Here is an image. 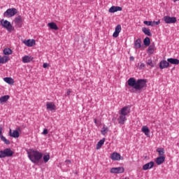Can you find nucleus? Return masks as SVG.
<instances>
[{"label":"nucleus","instance_id":"45","mask_svg":"<svg viewBox=\"0 0 179 179\" xmlns=\"http://www.w3.org/2000/svg\"><path fill=\"white\" fill-rule=\"evenodd\" d=\"M94 123H95L96 125L98 124V122H97L96 119H94Z\"/></svg>","mask_w":179,"mask_h":179},{"label":"nucleus","instance_id":"1","mask_svg":"<svg viewBox=\"0 0 179 179\" xmlns=\"http://www.w3.org/2000/svg\"><path fill=\"white\" fill-rule=\"evenodd\" d=\"M127 84L129 87H133L136 91H141L147 86L145 80L140 79L136 80L134 78H129L127 81Z\"/></svg>","mask_w":179,"mask_h":179},{"label":"nucleus","instance_id":"49","mask_svg":"<svg viewBox=\"0 0 179 179\" xmlns=\"http://www.w3.org/2000/svg\"><path fill=\"white\" fill-rule=\"evenodd\" d=\"M17 129H18V130H20V128H18Z\"/></svg>","mask_w":179,"mask_h":179},{"label":"nucleus","instance_id":"11","mask_svg":"<svg viewBox=\"0 0 179 179\" xmlns=\"http://www.w3.org/2000/svg\"><path fill=\"white\" fill-rule=\"evenodd\" d=\"M129 113H130L129 108L128 106H124L121 109V110L119 111V115L127 116V114H129Z\"/></svg>","mask_w":179,"mask_h":179},{"label":"nucleus","instance_id":"29","mask_svg":"<svg viewBox=\"0 0 179 179\" xmlns=\"http://www.w3.org/2000/svg\"><path fill=\"white\" fill-rule=\"evenodd\" d=\"M10 99V96L4 95L2 97H0V103L6 102Z\"/></svg>","mask_w":179,"mask_h":179},{"label":"nucleus","instance_id":"2","mask_svg":"<svg viewBox=\"0 0 179 179\" xmlns=\"http://www.w3.org/2000/svg\"><path fill=\"white\" fill-rule=\"evenodd\" d=\"M28 157L31 162L38 164L39 160L42 159L43 154L38 150L30 149L27 151Z\"/></svg>","mask_w":179,"mask_h":179},{"label":"nucleus","instance_id":"22","mask_svg":"<svg viewBox=\"0 0 179 179\" xmlns=\"http://www.w3.org/2000/svg\"><path fill=\"white\" fill-rule=\"evenodd\" d=\"M165 159H166V157L164 156H159L155 160V163H157V165H161L162 163L164 162Z\"/></svg>","mask_w":179,"mask_h":179},{"label":"nucleus","instance_id":"21","mask_svg":"<svg viewBox=\"0 0 179 179\" xmlns=\"http://www.w3.org/2000/svg\"><path fill=\"white\" fill-rule=\"evenodd\" d=\"M167 61L169 64H171L172 65H178L179 64V60L178 59L168 58Z\"/></svg>","mask_w":179,"mask_h":179},{"label":"nucleus","instance_id":"40","mask_svg":"<svg viewBox=\"0 0 179 179\" xmlns=\"http://www.w3.org/2000/svg\"><path fill=\"white\" fill-rule=\"evenodd\" d=\"M152 22H154V26L155 25H158L161 24V20H159L158 21H152Z\"/></svg>","mask_w":179,"mask_h":179},{"label":"nucleus","instance_id":"27","mask_svg":"<svg viewBox=\"0 0 179 179\" xmlns=\"http://www.w3.org/2000/svg\"><path fill=\"white\" fill-rule=\"evenodd\" d=\"M48 27L51 29L58 30V27H57V24H55L54 22L48 23Z\"/></svg>","mask_w":179,"mask_h":179},{"label":"nucleus","instance_id":"44","mask_svg":"<svg viewBox=\"0 0 179 179\" xmlns=\"http://www.w3.org/2000/svg\"><path fill=\"white\" fill-rule=\"evenodd\" d=\"M65 162L66 163V165H69L72 163L70 160H66Z\"/></svg>","mask_w":179,"mask_h":179},{"label":"nucleus","instance_id":"4","mask_svg":"<svg viewBox=\"0 0 179 179\" xmlns=\"http://www.w3.org/2000/svg\"><path fill=\"white\" fill-rule=\"evenodd\" d=\"M13 155V152L10 150V148H6L3 150L0 151V159L11 157Z\"/></svg>","mask_w":179,"mask_h":179},{"label":"nucleus","instance_id":"6","mask_svg":"<svg viewBox=\"0 0 179 179\" xmlns=\"http://www.w3.org/2000/svg\"><path fill=\"white\" fill-rule=\"evenodd\" d=\"M163 20L165 22L166 24H174L177 22L176 17H169L165 16L163 17Z\"/></svg>","mask_w":179,"mask_h":179},{"label":"nucleus","instance_id":"25","mask_svg":"<svg viewBox=\"0 0 179 179\" xmlns=\"http://www.w3.org/2000/svg\"><path fill=\"white\" fill-rule=\"evenodd\" d=\"M155 43H152L151 45L149 46L148 52V53L152 55L153 54V52H155Z\"/></svg>","mask_w":179,"mask_h":179},{"label":"nucleus","instance_id":"39","mask_svg":"<svg viewBox=\"0 0 179 179\" xmlns=\"http://www.w3.org/2000/svg\"><path fill=\"white\" fill-rule=\"evenodd\" d=\"M49 159H50V155H45L43 157V161H44L45 163H47L49 161Z\"/></svg>","mask_w":179,"mask_h":179},{"label":"nucleus","instance_id":"33","mask_svg":"<svg viewBox=\"0 0 179 179\" xmlns=\"http://www.w3.org/2000/svg\"><path fill=\"white\" fill-rule=\"evenodd\" d=\"M157 152L159 153V155L160 156V157H164L163 155H164V148H158L157 149Z\"/></svg>","mask_w":179,"mask_h":179},{"label":"nucleus","instance_id":"34","mask_svg":"<svg viewBox=\"0 0 179 179\" xmlns=\"http://www.w3.org/2000/svg\"><path fill=\"white\" fill-rule=\"evenodd\" d=\"M0 139H1V141H3L6 145H10V141L6 139V137H4L3 136H0Z\"/></svg>","mask_w":179,"mask_h":179},{"label":"nucleus","instance_id":"38","mask_svg":"<svg viewBox=\"0 0 179 179\" xmlns=\"http://www.w3.org/2000/svg\"><path fill=\"white\" fill-rule=\"evenodd\" d=\"M145 67V64L144 63H138V65H137V68L138 69H143Z\"/></svg>","mask_w":179,"mask_h":179},{"label":"nucleus","instance_id":"30","mask_svg":"<svg viewBox=\"0 0 179 179\" xmlns=\"http://www.w3.org/2000/svg\"><path fill=\"white\" fill-rule=\"evenodd\" d=\"M141 47V39H137L135 42H134V48H136V49H139Z\"/></svg>","mask_w":179,"mask_h":179},{"label":"nucleus","instance_id":"48","mask_svg":"<svg viewBox=\"0 0 179 179\" xmlns=\"http://www.w3.org/2000/svg\"><path fill=\"white\" fill-rule=\"evenodd\" d=\"M179 1V0H173V2Z\"/></svg>","mask_w":179,"mask_h":179},{"label":"nucleus","instance_id":"31","mask_svg":"<svg viewBox=\"0 0 179 179\" xmlns=\"http://www.w3.org/2000/svg\"><path fill=\"white\" fill-rule=\"evenodd\" d=\"M143 43L145 46H150V38L148 37H145V39L143 40Z\"/></svg>","mask_w":179,"mask_h":179},{"label":"nucleus","instance_id":"26","mask_svg":"<svg viewBox=\"0 0 179 179\" xmlns=\"http://www.w3.org/2000/svg\"><path fill=\"white\" fill-rule=\"evenodd\" d=\"M142 132H143L145 136H148L150 134V130L147 126H143Z\"/></svg>","mask_w":179,"mask_h":179},{"label":"nucleus","instance_id":"36","mask_svg":"<svg viewBox=\"0 0 179 179\" xmlns=\"http://www.w3.org/2000/svg\"><path fill=\"white\" fill-rule=\"evenodd\" d=\"M147 65L151 66V68H154L155 67V64L152 62V59H149L147 62H146Z\"/></svg>","mask_w":179,"mask_h":179},{"label":"nucleus","instance_id":"28","mask_svg":"<svg viewBox=\"0 0 179 179\" xmlns=\"http://www.w3.org/2000/svg\"><path fill=\"white\" fill-rule=\"evenodd\" d=\"M3 80L6 83H8L10 85L15 83V81L11 78L6 77L3 78Z\"/></svg>","mask_w":179,"mask_h":179},{"label":"nucleus","instance_id":"18","mask_svg":"<svg viewBox=\"0 0 179 179\" xmlns=\"http://www.w3.org/2000/svg\"><path fill=\"white\" fill-rule=\"evenodd\" d=\"M122 8L119 6H113L110 8L108 9V12L110 13H114L115 12L121 11Z\"/></svg>","mask_w":179,"mask_h":179},{"label":"nucleus","instance_id":"17","mask_svg":"<svg viewBox=\"0 0 179 179\" xmlns=\"http://www.w3.org/2000/svg\"><path fill=\"white\" fill-rule=\"evenodd\" d=\"M34 59V57H32L30 55H25L22 57V62L24 64L30 63Z\"/></svg>","mask_w":179,"mask_h":179},{"label":"nucleus","instance_id":"24","mask_svg":"<svg viewBox=\"0 0 179 179\" xmlns=\"http://www.w3.org/2000/svg\"><path fill=\"white\" fill-rule=\"evenodd\" d=\"M105 141H106V139H105V138H103V139L100 140L99 142L97 143L96 147V149L97 150H100V148H101V146H103V145H104Z\"/></svg>","mask_w":179,"mask_h":179},{"label":"nucleus","instance_id":"5","mask_svg":"<svg viewBox=\"0 0 179 179\" xmlns=\"http://www.w3.org/2000/svg\"><path fill=\"white\" fill-rule=\"evenodd\" d=\"M17 13V10L16 8H8L3 13L4 17H12Z\"/></svg>","mask_w":179,"mask_h":179},{"label":"nucleus","instance_id":"8","mask_svg":"<svg viewBox=\"0 0 179 179\" xmlns=\"http://www.w3.org/2000/svg\"><path fill=\"white\" fill-rule=\"evenodd\" d=\"M13 22H14V24H15V27H17V28L22 27L23 20L21 16L15 17Z\"/></svg>","mask_w":179,"mask_h":179},{"label":"nucleus","instance_id":"9","mask_svg":"<svg viewBox=\"0 0 179 179\" xmlns=\"http://www.w3.org/2000/svg\"><path fill=\"white\" fill-rule=\"evenodd\" d=\"M111 173H124V167H116L112 168L110 169Z\"/></svg>","mask_w":179,"mask_h":179},{"label":"nucleus","instance_id":"20","mask_svg":"<svg viewBox=\"0 0 179 179\" xmlns=\"http://www.w3.org/2000/svg\"><path fill=\"white\" fill-rule=\"evenodd\" d=\"M8 61H10V57H7V56H3L1 57L0 55V64H5L6 63H7Z\"/></svg>","mask_w":179,"mask_h":179},{"label":"nucleus","instance_id":"10","mask_svg":"<svg viewBox=\"0 0 179 179\" xmlns=\"http://www.w3.org/2000/svg\"><path fill=\"white\" fill-rule=\"evenodd\" d=\"M23 43L27 47H33L34 45H36V40L34 39L24 40Z\"/></svg>","mask_w":179,"mask_h":179},{"label":"nucleus","instance_id":"47","mask_svg":"<svg viewBox=\"0 0 179 179\" xmlns=\"http://www.w3.org/2000/svg\"><path fill=\"white\" fill-rule=\"evenodd\" d=\"M129 59H131V61H134V57H129Z\"/></svg>","mask_w":179,"mask_h":179},{"label":"nucleus","instance_id":"12","mask_svg":"<svg viewBox=\"0 0 179 179\" xmlns=\"http://www.w3.org/2000/svg\"><path fill=\"white\" fill-rule=\"evenodd\" d=\"M57 109V106H55L54 102H47L46 103V110L53 111Z\"/></svg>","mask_w":179,"mask_h":179},{"label":"nucleus","instance_id":"41","mask_svg":"<svg viewBox=\"0 0 179 179\" xmlns=\"http://www.w3.org/2000/svg\"><path fill=\"white\" fill-rule=\"evenodd\" d=\"M48 134V129H44L43 131V135H47Z\"/></svg>","mask_w":179,"mask_h":179},{"label":"nucleus","instance_id":"46","mask_svg":"<svg viewBox=\"0 0 179 179\" xmlns=\"http://www.w3.org/2000/svg\"><path fill=\"white\" fill-rule=\"evenodd\" d=\"M1 134H2V128L0 127V137H1V136H3L1 135Z\"/></svg>","mask_w":179,"mask_h":179},{"label":"nucleus","instance_id":"13","mask_svg":"<svg viewBox=\"0 0 179 179\" xmlns=\"http://www.w3.org/2000/svg\"><path fill=\"white\" fill-rule=\"evenodd\" d=\"M170 66V63L166 60L159 62V69H164Z\"/></svg>","mask_w":179,"mask_h":179},{"label":"nucleus","instance_id":"16","mask_svg":"<svg viewBox=\"0 0 179 179\" xmlns=\"http://www.w3.org/2000/svg\"><path fill=\"white\" fill-rule=\"evenodd\" d=\"M9 135L10 136L14 138H17L20 136L19 132L17 130H13L12 131V129H9Z\"/></svg>","mask_w":179,"mask_h":179},{"label":"nucleus","instance_id":"50","mask_svg":"<svg viewBox=\"0 0 179 179\" xmlns=\"http://www.w3.org/2000/svg\"><path fill=\"white\" fill-rule=\"evenodd\" d=\"M122 179H127V178H122Z\"/></svg>","mask_w":179,"mask_h":179},{"label":"nucleus","instance_id":"37","mask_svg":"<svg viewBox=\"0 0 179 179\" xmlns=\"http://www.w3.org/2000/svg\"><path fill=\"white\" fill-rule=\"evenodd\" d=\"M108 132V128L103 127L101 131L102 135H106V134Z\"/></svg>","mask_w":179,"mask_h":179},{"label":"nucleus","instance_id":"19","mask_svg":"<svg viewBox=\"0 0 179 179\" xmlns=\"http://www.w3.org/2000/svg\"><path fill=\"white\" fill-rule=\"evenodd\" d=\"M154 166H155V162H150L149 163L145 164V165H143V171H147L148 169H150L153 168Z\"/></svg>","mask_w":179,"mask_h":179},{"label":"nucleus","instance_id":"35","mask_svg":"<svg viewBox=\"0 0 179 179\" xmlns=\"http://www.w3.org/2000/svg\"><path fill=\"white\" fill-rule=\"evenodd\" d=\"M143 24L148 26L155 27V22H152V21H143Z\"/></svg>","mask_w":179,"mask_h":179},{"label":"nucleus","instance_id":"3","mask_svg":"<svg viewBox=\"0 0 179 179\" xmlns=\"http://www.w3.org/2000/svg\"><path fill=\"white\" fill-rule=\"evenodd\" d=\"M0 24H1L2 27L4 29H7V31L9 33H11L13 31L15 30V27L13 26H12L10 22H8V20H1V21H0Z\"/></svg>","mask_w":179,"mask_h":179},{"label":"nucleus","instance_id":"43","mask_svg":"<svg viewBox=\"0 0 179 179\" xmlns=\"http://www.w3.org/2000/svg\"><path fill=\"white\" fill-rule=\"evenodd\" d=\"M43 66L44 69H46L49 66V64L48 63H44Z\"/></svg>","mask_w":179,"mask_h":179},{"label":"nucleus","instance_id":"14","mask_svg":"<svg viewBox=\"0 0 179 179\" xmlns=\"http://www.w3.org/2000/svg\"><path fill=\"white\" fill-rule=\"evenodd\" d=\"M122 30V27L120 24H118L116 27H115V31L113 32V38H118L120 33L121 32Z\"/></svg>","mask_w":179,"mask_h":179},{"label":"nucleus","instance_id":"32","mask_svg":"<svg viewBox=\"0 0 179 179\" xmlns=\"http://www.w3.org/2000/svg\"><path fill=\"white\" fill-rule=\"evenodd\" d=\"M12 53H13V51L10 48H5L3 50L4 55H12Z\"/></svg>","mask_w":179,"mask_h":179},{"label":"nucleus","instance_id":"15","mask_svg":"<svg viewBox=\"0 0 179 179\" xmlns=\"http://www.w3.org/2000/svg\"><path fill=\"white\" fill-rule=\"evenodd\" d=\"M127 115H119V117L117 119L118 121V124H121V125H124V123L127 121Z\"/></svg>","mask_w":179,"mask_h":179},{"label":"nucleus","instance_id":"23","mask_svg":"<svg viewBox=\"0 0 179 179\" xmlns=\"http://www.w3.org/2000/svg\"><path fill=\"white\" fill-rule=\"evenodd\" d=\"M142 31L144 33L145 35H147L148 36H152L151 31L150 29L143 27Z\"/></svg>","mask_w":179,"mask_h":179},{"label":"nucleus","instance_id":"7","mask_svg":"<svg viewBox=\"0 0 179 179\" xmlns=\"http://www.w3.org/2000/svg\"><path fill=\"white\" fill-rule=\"evenodd\" d=\"M110 159L113 161H120L124 160V157H121L120 153L115 152L111 154Z\"/></svg>","mask_w":179,"mask_h":179},{"label":"nucleus","instance_id":"42","mask_svg":"<svg viewBox=\"0 0 179 179\" xmlns=\"http://www.w3.org/2000/svg\"><path fill=\"white\" fill-rule=\"evenodd\" d=\"M72 93V91H71L70 90H67V92H66V95L67 96H70V94Z\"/></svg>","mask_w":179,"mask_h":179}]
</instances>
